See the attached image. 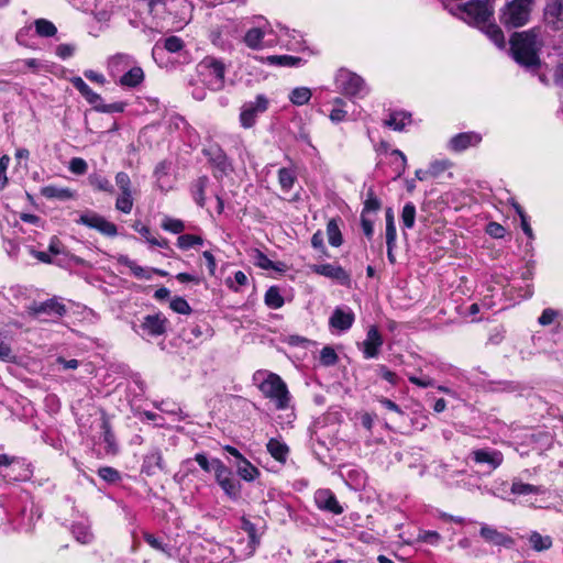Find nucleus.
<instances>
[{"instance_id":"nucleus-43","label":"nucleus","mask_w":563,"mask_h":563,"mask_svg":"<svg viewBox=\"0 0 563 563\" xmlns=\"http://www.w3.org/2000/svg\"><path fill=\"white\" fill-rule=\"evenodd\" d=\"M264 302L271 309L282 308L285 301L279 288L276 286L269 287L265 292Z\"/></svg>"},{"instance_id":"nucleus-17","label":"nucleus","mask_w":563,"mask_h":563,"mask_svg":"<svg viewBox=\"0 0 563 563\" xmlns=\"http://www.w3.org/2000/svg\"><path fill=\"white\" fill-rule=\"evenodd\" d=\"M66 312L65 306L56 299H49L30 307V314L35 318L47 316L48 318H59Z\"/></svg>"},{"instance_id":"nucleus-55","label":"nucleus","mask_w":563,"mask_h":563,"mask_svg":"<svg viewBox=\"0 0 563 563\" xmlns=\"http://www.w3.org/2000/svg\"><path fill=\"white\" fill-rule=\"evenodd\" d=\"M377 375H379L383 379L388 382L391 386H397L399 384L398 375L390 371L386 365L378 364L375 368Z\"/></svg>"},{"instance_id":"nucleus-22","label":"nucleus","mask_w":563,"mask_h":563,"mask_svg":"<svg viewBox=\"0 0 563 563\" xmlns=\"http://www.w3.org/2000/svg\"><path fill=\"white\" fill-rule=\"evenodd\" d=\"M135 64L133 56L124 53L115 54L108 60V70L112 78H119L124 74L132 65Z\"/></svg>"},{"instance_id":"nucleus-21","label":"nucleus","mask_w":563,"mask_h":563,"mask_svg":"<svg viewBox=\"0 0 563 563\" xmlns=\"http://www.w3.org/2000/svg\"><path fill=\"white\" fill-rule=\"evenodd\" d=\"M479 534L487 543L493 545L510 548L514 544L511 537L485 523L482 525Z\"/></svg>"},{"instance_id":"nucleus-39","label":"nucleus","mask_w":563,"mask_h":563,"mask_svg":"<svg viewBox=\"0 0 563 563\" xmlns=\"http://www.w3.org/2000/svg\"><path fill=\"white\" fill-rule=\"evenodd\" d=\"M71 532L76 540L82 544H88L92 541L93 534L90 530L88 522H76L73 525Z\"/></svg>"},{"instance_id":"nucleus-60","label":"nucleus","mask_w":563,"mask_h":563,"mask_svg":"<svg viewBox=\"0 0 563 563\" xmlns=\"http://www.w3.org/2000/svg\"><path fill=\"white\" fill-rule=\"evenodd\" d=\"M213 472L216 475V481L219 485L222 484L225 479L232 477L231 472L221 460H216V467L213 468Z\"/></svg>"},{"instance_id":"nucleus-41","label":"nucleus","mask_w":563,"mask_h":563,"mask_svg":"<svg viewBox=\"0 0 563 563\" xmlns=\"http://www.w3.org/2000/svg\"><path fill=\"white\" fill-rule=\"evenodd\" d=\"M169 169H170V164L165 161L161 162L155 167L154 175L156 177V181H157V185L161 188V190L167 191L172 187L166 179L169 175Z\"/></svg>"},{"instance_id":"nucleus-19","label":"nucleus","mask_w":563,"mask_h":563,"mask_svg":"<svg viewBox=\"0 0 563 563\" xmlns=\"http://www.w3.org/2000/svg\"><path fill=\"white\" fill-rule=\"evenodd\" d=\"M544 22L554 31L563 29V0H551L547 3Z\"/></svg>"},{"instance_id":"nucleus-20","label":"nucleus","mask_w":563,"mask_h":563,"mask_svg":"<svg viewBox=\"0 0 563 563\" xmlns=\"http://www.w3.org/2000/svg\"><path fill=\"white\" fill-rule=\"evenodd\" d=\"M314 501L319 509L333 515H341L343 507L339 504L335 495L330 489H318L314 493Z\"/></svg>"},{"instance_id":"nucleus-16","label":"nucleus","mask_w":563,"mask_h":563,"mask_svg":"<svg viewBox=\"0 0 563 563\" xmlns=\"http://www.w3.org/2000/svg\"><path fill=\"white\" fill-rule=\"evenodd\" d=\"M534 500H531V507L540 509H555L563 512V503L556 500V494L551 489L539 486L536 492Z\"/></svg>"},{"instance_id":"nucleus-26","label":"nucleus","mask_w":563,"mask_h":563,"mask_svg":"<svg viewBox=\"0 0 563 563\" xmlns=\"http://www.w3.org/2000/svg\"><path fill=\"white\" fill-rule=\"evenodd\" d=\"M144 80V71L137 65H132L124 74L118 78V84L124 88H135Z\"/></svg>"},{"instance_id":"nucleus-42","label":"nucleus","mask_w":563,"mask_h":563,"mask_svg":"<svg viewBox=\"0 0 563 563\" xmlns=\"http://www.w3.org/2000/svg\"><path fill=\"white\" fill-rule=\"evenodd\" d=\"M312 97V92L308 87L294 88L289 93V100L294 106L300 107L307 104Z\"/></svg>"},{"instance_id":"nucleus-36","label":"nucleus","mask_w":563,"mask_h":563,"mask_svg":"<svg viewBox=\"0 0 563 563\" xmlns=\"http://www.w3.org/2000/svg\"><path fill=\"white\" fill-rule=\"evenodd\" d=\"M134 205L133 190H120L119 196L115 200V209L122 213H131Z\"/></svg>"},{"instance_id":"nucleus-7","label":"nucleus","mask_w":563,"mask_h":563,"mask_svg":"<svg viewBox=\"0 0 563 563\" xmlns=\"http://www.w3.org/2000/svg\"><path fill=\"white\" fill-rule=\"evenodd\" d=\"M203 155L212 167L213 176L221 180L233 173V166L225 152L218 145L211 144L202 150Z\"/></svg>"},{"instance_id":"nucleus-49","label":"nucleus","mask_w":563,"mask_h":563,"mask_svg":"<svg viewBox=\"0 0 563 563\" xmlns=\"http://www.w3.org/2000/svg\"><path fill=\"white\" fill-rule=\"evenodd\" d=\"M202 244V238L195 234H181L177 239V246L181 250L195 249Z\"/></svg>"},{"instance_id":"nucleus-11","label":"nucleus","mask_w":563,"mask_h":563,"mask_svg":"<svg viewBox=\"0 0 563 563\" xmlns=\"http://www.w3.org/2000/svg\"><path fill=\"white\" fill-rule=\"evenodd\" d=\"M383 344L384 340L377 327H369L366 333V339L361 344L363 357L365 360L376 358L379 355Z\"/></svg>"},{"instance_id":"nucleus-31","label":"nucleus","mask_w":563,"mask_h":563,"mask_svg":"<svg viewBox=\"0 0 563 563\" xmlns=\"http://www.w3.org/2000/svg\"><path fill=\"white\" fill-rule=\"evenodd\" d=\"M73 86L80 92V95L89 102L97 107L102 101L99 93L95 92L81 77H74L70 79Z\"/></svg>"},{"instance_id":"nucleus-38","label":"nucleus","mask_w":563,"mask_h":563,"mask_svg":"<svg viewBox=\"0 0 563 563\" xmlns=\"http://www.w3.org/2000/svg\"><path fill=\"white\" fill-rule=\"evenodd\" d=\"M528 541L530 547L538 552L549 550L552 547V538L542 536L538 531L530 532Z\"/></svg>"},{"instance_id":"nucleus-12","label":"nucleus","mask_w":563,"mask_h":563,"mask_svg":"<svg viewBox=\"0 0 563 563\" xmlns=\"http://www.w3.org/2000/svg\"><path fill=\"white\" fill-rule=\"evenodd\" d=\"M471 457L476 464L487 465L489 470H496L504 461L503 453L493 448L473 450Z\"/></svg>"},{"instance_id":"nucleus-63","label":"nucleus","mask_w":563,"mask_h":563,"mask_svg":"<svg viewBox=\"0 0 563 563\" xmlns=\"http://www.w3.org/2000/svg\"><path fill=\"white\" fill-rule=\"evenodd\" d=\"M170 308L173 309V311L180 314H189L191 312L189 303L183 297H175L170 301Z\"/></svg>"},{"instance_id":"nucleus-47","label":"nucleus","mask_w":563,"mask_h":563,"mask_svg":"<svg viewBox=\"0 0 563 563\" xmlns=\"http://www.w3.org/2000/svg\"><path fill=\"white\" fill-rule=\"evenodd\" d=\"M35 32L41 37H52L57 33L55 24L46 19L34 21Z\"/></svg>"},{"instance_id":"nucleus-18","label":"nucleus","mask_w":563,"mask_h":563,"mask_svg":"<svg viewBox=\"0 0 563 563\" xmlns=\"http://www.w3.org/2000/svg\"><path fill=\"white\" fill-rule=\"evenodd\" d=\"M355 320L354 312L349 307H338L332 312L329 324L330 328L339 332H345L353 325Z\"/></svg>"},{"instance_id":"nucleus-15","label":"nucleus","mask_w":563,"mask_h":563,"mask_svg":"<svg viewBox=\"0 0 563 563\" xmlns=\"http://www.w3.org/2000/svg\"><path fill=\"white\" fill-rule=\"evenodd\" d=\"M167 319L162 313L147 314L143 318L140 329L142 335L159 336L166 332Z\"/></svg>"},{"instance_id":"nucleus-46","label":"nucleus","mask_w":563,"mask_h":563,"mask_svg":"<svg viewBox=\"0 0 563 563\" xmlns=\"http://www.w3.org/2000/svg\"><path fill=\"white\" fill-rule=\"evenodd\" d=\"M327 234L330 245L339 247L343 243V238L336 219H331L327 224Z\"/></svg>"},{"instance_id":"nucleus-56","label":"nucleus","mask_w":563,"mask_h":563,"mask_svg":"<svg viewBox=\"0 0 563 563\" xmlns=\"http://www.w3.org/2000/svg\"><path fill=\"white\" fill-rule=\"evenodd\" d=\"M223 492L232 499H235L240 495V484L233 477L225 479L219 485Z\"/></svg>"},{"instance_id":"nucleus-27","label":"nucleus","mask_w":563,"mask_h":563,"mask_svg":"<svg viewBox=\"0 0 563 563\" xmlns=\"http://www.w3.org/2000/svg\"><path fill=\"white\" fill-rule=\"evenodd\" d=\"M120 265L126 266L134 277L139 279L150 280L153 276V271L150 267L140 266L135 261L131 260L128 255L120 254L117 257Z\"/></svg>"},{"instance_id":"nucleus-5","label":"nucleus","mask_w":563,"mask_h":563,"mask_svg":"<svg viewBox=\"0 0 563 563\" xmlns=\"http://www.w3.org/2000/svg\"><path fill=\"white\" fill-rule=\"evenodd\" d=\"M225 70V64L213 56H207L198 64V71L202 81L213 91L221 90L224 87Z\"/></svg>"},{"instance_id":"nucleus-45","label":"nucleus","mask_w":563,"mask_h":563,"mask_svg":"<svg viewBox=\"0 0 563 563\" xmlns=\"http://www.w3.org/2000/svg\"><path fill=\"white\" fill-rule=\"evenodd\" d=\"M236 467L238 474L246 482H252L260 475V471L245 457L239 462Z\"/></svg>"},{"instance_id":"nucleus-25","label":"nucleus","mask_w":563,"mask_h":563,"mask_svg":"<svg viewBox=\"0 0 563 563\" xmlns=\"http://www.w3.org/2000/svg\"><path fill=\"white\" fill-rule=\"evenodd\" d=\"M269 455L280 464L287 462L289 455V446L280 438H271L266 444Z\"/></svg>"},{"instance_id":"nucleus-1","label":"nucleus","mask_w":563,"mask_h":563,"mask_svg":"<svg viewBox=\"0 0 563 563\" xmlns=\"http://www.w3.org/2000/svg\"><path fill=\"white\" fill-rule=\"evenodd\" d=\"M442 2L444 9L452 15L481 29L497 47H505L503 31L498 25L492 23L494 9L489 0H472L464 4H451L450 0Z\"/></svg>"},{"instance_id":"nucleus-50","label":"nucleus","mask_w":563,"mask_h":563,"mask_svg":"<svg viewBox=\"0 0 563 563\" xmlns=\"http://www.w3.org/2000/svg\"><path fill=\"white\" fill-rule=\"evenodd\" d=\"M144 2L146 3L148 12L155 19H164L167 11L165 0H144Z\"/></svg>"},{"instance_id":"nucleus-24","label":"nucleus","mask_w":563,"mask_h":563,"mask_svg":"<svg viewBox=\"0 0 563 563\" xmlns=\"http://www.w3.org/2000/svg\"><path fill=\"white\" fill-rule=\"evenodd\" d=\"M276 42L288 49H297L302 43L301 34L295 30H289L286 26H279L278 32H276Z\"/></svg>"},{"instance_id":"nucleus-54","label":"nucleus","mask_w":563,"mask_h":563,"mask_svg":"<svg viewBox=\"0 0 563 563\" xmlns=\"http://www.w3.org/2000/svg\"><path fill=\"white\" fill-rule=\"evenodd\" d=\"M442 540V537L437 531L422 530L419 532L416 541L427 543L430 545H438Z\"/></svg>"},{"instance_id":"nucleus-37","label":"nucleus","mask_w":563,"mask_h":563,"mask_svg":"<svg viewBox=\"0 0 563 563\" xmlns=\"http://www.w3.org/2000/svg\"><path fill=\"white\" fill-rule=\"evenodd\" d=\"M333 108L329 114V119L333 123H340L347 119L346 101L340 97H336L332 101Z\"/></svg>"},{"instance_id":"nucleus-64","label":"nucleus","mask_w":563,"mask_h":563,"mask_svg":"<svg viewBox=\"0 0 563 563\" xmlns=\"http://www.w3.org/2000/svg\"><path fill=\"white\" fill-rule=\"evenodd\" d=\"M184 47V42L180 37L172 35L164 41V48L169 53H177Z\"/></svg>"},{"instance_id":"nucleus-40","label":"nucleus","mask_w":563,"mask_h":563,"mask_svg":"<svg viewBox=\"0 0 563 563\" xmlns=\"http://www.w3.org/2000/svg\"><path fill=\"white\" fill-rule=\"evenodd\" d=\"M89 184L92 186L93 189L98 191H103L107 194L112 195L114 192V187L111 184V181L103 175L95 173L91 174L88 178Z\"/></svg>"},{"instance_id":"nucleus-10","label":"nucleus","mask_w":563,"mask_h":563,"mask_svg":"<svg viewBox=\"0 0 563 563\" xmlns=\"http://www.w3.org/2000/svg\"><path fill=\"white\" fill-rule=\"evenodd\" d=\"M310 271L320 275L328 277L338 282L340 285L349 286L351 283L350 274L340 265H334L330 263L324 264H313L310 265Z\"/></svg>"},{"instance_id":"nucleus-62","label":"nucleus","mask_w":563,"mask_h":563,"mask_svg":"<svg viewBox=\"0 0 563 563\" xmlns=\"http://www.w3.org/2000/svg\"><path fill=\"white\" fill-rule=\"evenodd\" d=\"M452 166L449 159H437L429 166V174L433 177H438L441 173L445 172Z\"/></svg>"},{"instance_id":"nucleus-33","label":"nucleus","mask_w":563,"mask_h":563,"mask_svg":"<svg viewBox=\"0 0 563 563\" xmlns=\"http://www.w3.org/2000/svg\"><path fill=\"white\" fill-rule=\"evenodd\" d=\"M41 195L47 199L68 200L74 197V194L68 188H63L54 185L44 186L41 188Z\"/></svg>"},{"instance_id":"nucleus-61","label":"nucleus","mask_w":563,"mask_h":563,"mask_svg":"<svg viewBox=\"0 0 563 563\" xmlns=\"http://www.w3.org/2000/svg\"><path fill=\"white\" fill-rule=\"evenodd\" d=\"M76 49L77 47L75 44L62 43L56 46L55 54L60 59L65 60L70 58L75 54Z\"/></svg>"},{"instance_id":"nucleus-2","label":"nucleus","mask_w":563,"mask_h":563,"mask_svg":"<svg viewBox=\"0 0 563 563\" xmlns=\"http://www.w3.org/2000/svg\"><path fill=\"white\" fill-rule=\"evenodd\" d=\"M541 46L542 41L537 29L515 33L510 38V51L514 59L527 68L540 65L539 51Z\"/></svg>"},{"instance_id":"nucleus-35","label":"nucleus","mask_w":563,"mask_h":563,"mask_svg":"<svg viewBox=\"0 0 563 563\" xmlns=\"http://www.w3.org/2000/svg\"><path fill=\"white\" fill-rule=\"evenodd\" d=\"M208 184L209 178L207 176H201L191 185V196L199 207H203L206 203L205 190Z\"/></svg>"},{"instance_id":"nucleus-30","label":"nucleus","mask_w":563,"mask_h":563,"mask_svg":"<svg viewBox=\"0 0 563 563\" xmlns=\"http://www.w3.org/2000/svg\"><path fill=\"white\" fill-rule=\"evenodd\" d=\"M241 529L247 534V543L244 550V556H251L256 550V547L260 544V539L256 533V527L249 519L242 518L241 520Z\"/></svg>"},{"instance_id":"nucleus-14","label":"nucleus","mask_w":563,"mask_h":563,"mask_svg":"<svg viewBox=\"0 0 563 563\" xmlns=\"http://www.w3.org/2000/svg\"><path fill=\"white\" fill-rule=\"evenodd\" d=\"M275 33L271 24L263 21L262 24L246 31L243 42L249 48L261 49L264 47V38Z\"/></svg>"},{"instance_id":"nucleus-23","label":"nucleus","mask_w":563,"mask_h":563,"mask_svg":"<svg viewBox=\"0 0 563 563\" xmlns=\"http://www.w3.org/2000/svg\"><path fill=\"white\" fill-rule=\"evenodd\" d=\"M163 470V455L159 449H151L143 457L141 466L142 473L147 476L155 475L158 471Z\"/></svg>"},{"instance_id":"nucleus-52","label":"nucleus","mask_w":563,"mask_h":563,"mask_svg":"<svg viewBox=\"0 0 563 563\" xmlns=\"http://www.w3.org/2000/svg\"><path fill=\"white\" fill-rule=\"evenodd\" d=\"M195 459H187L181 462L179 472L175 474L174 479L177 483H183L190 474L196 472Z\"/></svg>"},{"instance_id":"nucleus-34","label":"nucleus","mask_w":563,"mask_h":563,"mask_svg":"<svg viewBox=\"0 0 563 563\" xmlns=\"http://www.w3.org/2000/svg\"><path fill=\"white\" fill-rule=\"evenodd\" d=\"M538 487L539 486L537 485L523 483L520 478H514L511 482L510 493L525 499L536 495Z\"/></svg>"},{"instance_id":"nucleus-6","label":"nucleus","mask_w":563,"mask_h":563,"mask_svg":"<svg viewBox=\"0 0 563 563\" xmlns=\"http://www.w3.org/2000/svg\"><path fill=\"white\" fill-rule=\"evenodd\" d=\"M533 0H512L504 8L500 21L507 27H520L529 21Z\"/></svg>"},{"instance_id":"nucleus-13","label":"nucleus","mask_w":563,"mask_h":563,"mask_svg":"<svg viewBox=\"0 0 563 563\" xmlns=\"http://www.w3.org/2000/svg\"><path fill=\"white\" fill-rule=\"evenodd\" d=\"M482 139V135L474 131L457 133L449 140L448 148L452 152L461 153L470 147L477 146Z\"/></svg>"},{"instance_id":"nucleus-28","label":"nucleus","mask_w":563,"mask_h":563,"mask_svg":"<svg viewBox=\"0 0 563 563\" xmlns=\"http://www.w3.org/2000/svg\"><path fill=\"white\" fill-rule=\"evenodd\" d=\"M264 64L276 67H300L305 64V60L297 56L291 55H269L262 57Z\"/></svg>"},{"instance_id":"nucleus-44","label":"nucleus","mask_w":563,"mask_h":563,"mask_svg":"<svg viewBox=\"0 0 563 563\" xmlns=\"http://www.w3.org/2000/svg\"><path fill=\"white\" fill-rule=\"evenodd\" d=\"M143 538L145 542L154 550L172 556V547L163 541L162 538L154 536L150 532H144Z\"/></svg>"},{"instance_id":"nucleus-51","label":"nucleus","mask_w":563,"mask_h":563,"mask_svg":"<svg viewBox=\"0 0 563 563\" xmlns=\"http://www.w3.org/2000/svg\"><path fill=\"white\" fill-rule=\"evenodd\" d=\"M161 227L163 230L174 234L181 233L186 228L183 220L170 217H164Z\"/></svg>"},{"instance_id":"nucleus-32","label":"nucleus","mask_w":563,"mask_h":563,"mask_svg":"<svg viewBox=\"0 0 563 563\" xmlns=\"http://www.w3.org/2000/svg\"><path fill=\"white\" fill-rule=\"evenodd\" d=\"M99 427L101 429V439L106 444L107 453H114L117 451V443L108 419L102 417L100 419Z\"/></svg>"},{"instance_id":"nucleus-53","label":"nucleus","mask_w":563,"mask_h":563,"mask_svg":"<svg viewBox=\"0 0 563 563\" xmlns=\"http://www.w3.org/2000/svg\"><path fill=\"white\" fill-rule=\"evenodd\" d=\"M416 221V207L412 202H407L401 212V222L404 228L411 229Z\"/></svg>"},{"instance_id":"nucleus-57","label":"nucleus","mask_w":563,"mask_h":563,"mask_svg":"<svg viewBox=\"0 0 563 563\" xmlns=\"http://www.w3.org/2000/svg\"><path fill=\"white\" fill-rule=\"evenodd\" d=\"M68 169L70 173H73L74 175H78V176H81V175H85L88 170V164L87 162L81 158V157H73L70 161H69V164H68Z\"/></svg>"},{"instance_id":"nucleus-4","label":"nucleus","mask_w":563,"mask_h":563,"mask_svg":"<svg viewBox=\"0 0 563 563\" xmlns=\"http://www.w3.org/2000/svg\"><path fill=\"white\" fill-rule=\"evenodd\" d=\"M334 84L338 91L353 99H363L369 93L365 80L349 69L341 68L336 71Z\"/></svg>"},{"instance_id":"nucleus-8","label":"nucleus","mask_w":563,"mask_h":563,"mask_svg":"<svg viewBox=\"0 0 563 563\" xmlns=\"http://www.w3.org/2000/svg\"><path fill=\"white\" fill-rule=\"evenodd\" d=\"M269 101L264 95H257L254 100L245 102L241 107L240 124L244 129L255 125L257 118L267 111Z\"/></svg>"},{"instance_id":"nucleus-58","label":"nucleus","mask_w":563,"mask_h":563,"mask_svg":"<svg viewBox=\"0 0 563 563\" xmlns=\"http://www.w3.org/2000/svg\"><path fill=\"white\" fill-rule=\"evenodd\" d=\"M338 355L331 346H324L320 352V363L324 366H332L336 363Z\"/></svg>"},{"instance_id":"nucleus-59","label":"nucleus","mask_w":563,"mask_h":563,"mask_svg":"<svg viewBox=\"0 0 563 563\" xmlns=\"http://www.w3.org/2000/svg\"><path fill=\"white\" fill-rule=\"evenodd\" d=\"M98 475L108 483H115L121 478L119 471L110 466L100 467L98 470Z\"/></svg>"},{"instance_id":"nucleus-3","label":"nucleus","mask_w":563,"mask_h":563,"mask_svg":"<svg viewBox=\"0 0 563 563\" xmlns=\"http://www.w3.org/2000/svg\"><path fill=\"white\" fill-rule=\"evenodd\" d=\"M253 380L264 397L268 398L277 410H288L291 408V395L279 375L266 371H257L253 375Z\"/></svg>"},{"instance_id":"nucleus-48","label":"nucleus","mask_w":563,"mask_h":563,"mask_svg":"<svg viewBox=\"0 0 563 563\" xmlns=\"http://www.w3.org/2000/svg\"><path fill=\"white\" fill-rule=\"evenodd\" d=\"M296 180V175L294 170L283 167L278 170V183L284 192H288Z\"/></svg>"},{"instance_id":"nucleus-9","label":"nucleus","mask_w":563,"mask_h":563,"mask_svg":"<svg viewBox=\"0 0 563 563\" xmlns=\"http://www.w3.org/2000/svg\"><path fill=\"white\" fill-rule=\"evenodd\" d=\"M77 223L86 225L91 229H96L100 233L107 236H115L118 233L117 227L114 223L108 221L102 216L93 212L87 211L80 214Z\"/></svg>"},{"instance_id":"nucleus-29","label":"nucleus","mask_w":563,"mask_h":563,"mask_svg":"<svg viewBox=\"0 0 563 563\" xmlns=\"http://www.w3.org/2000/svg\"><path fill=\"white\" fill-rule=\"evenodd\" d=\"M409 124H411V113L406 111H393L384 120L385 126L398 132L404 131Z\"/></svg>"}]
</instances>
